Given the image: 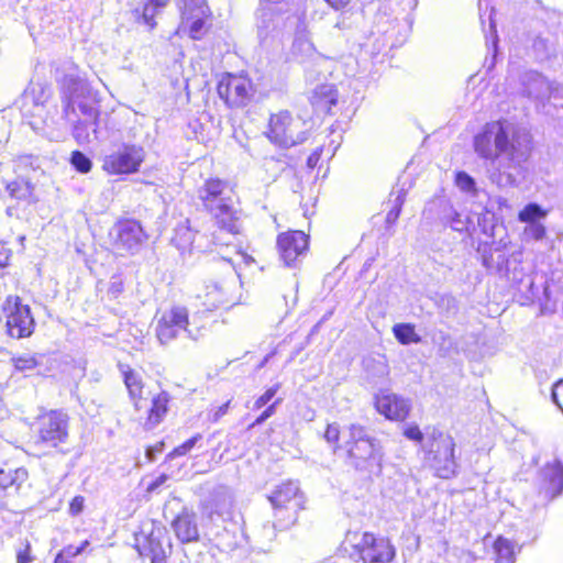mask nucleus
<instances>
[{
    "instance_id": "nucleus-1",
    "label": "nucleus",
    "mask_w": 563,
    "mask_h": 563,
    "mask_svg": "<svg viewBox=\"0 0 563 563\" xmlns=\"http://www.w3.org/2000/svg\"><path fill=\"white\" fill-rule=\"evenodd\" d=\"M474 151L490 161L489 179L498 187L519 184L531 153L530 136L507 121L488 122L474 137Z\"/></svg>"
},
{
    "instance_id": "nucleus-2",
    "label": "nucleus",
    "mask_w": 563,
    "mask_h": 563,
    "mask_svg": "<svg viewBox=\"0 0 563 563\" xmlns=\"http://www.w3.org/2000/svg\"><path fill=\"white\" fill-rule=\"evenodd\" d=\"M55 78L60 85L63 114L60 118L74 124L73 134L79 144H88L97 139L98 117L97 93L80 76L77 65L69 59L55 67Z\"/></svg>"
},
{
    "instance_id": "nucleus-3",
    "label": "nucleus",
    "mask_w": 563,
    "mask_h": 563,
    "mask_svg": "<svg viewBox=\"0 0 563 563\" xmlns=\"http://www.w3.org/2000/svg\"><path fill=\"white\" fill-rule=\"evenodd\" d=\"M198 197L212 213L220 230L235 235L240 232L238 212L234 208L233 191L220 179L210 178L198 190Z\"/></svg>"
},
{
    "instance_id": "nucleus-4",
    "label": "nucleus",
    "mask_w": 563,
    "mask_h": 563,
    "mask_svg": "<svg viewBox=\"0 0 563 563\" xmlns=\"http://www.w3.org/2000/svg\"><path fill=\"white\" fill-rule=\"evenodd\" d=\"M344 449L355 468L368 472L380 471L384 456L383 448L379 441L371 437L363 426L353 423L349 427Z\"/></svg>"
},
{
    "instance_id": "nucleus-5",
    "label": "nucleus",
    "mask_w": 563,
    "mask_h": 563,
    "mask_svg": "<svg viewBox=\"0 0 563 563\" xmlns=\"http://www.w3.org/2000/svg\"><path fill=\"white\" fill-rule=\"evenodd\" d=\"M424 464L440 478H451L457 473L454 439L445 432L433 429L427 433L422 444Z\"/></svg>"
},
{
    "instance_id": "nucleus-6",
    "label": "nucleus",
    "mask_w": 563,
    "mask_h": 563,
    "mask_svg": "<svg viewBox=\"0 0 563 563\" xmlns=\"http://www.w3.org/2000/svg\"><path fill=\"white\" fill-rule=\"evenodd\" d=\"M205 323L200 318L192 316L190 319L187 308L183 306H173L163 311L155 327L156 338L161 344H168L181 335L197 341L205 334Z\"/></svg>"
},
{
    "instance_id": "nucleus-7",
    "label": "nucleus",
    "mask_w": 563,
    "mask_h": 563,
    "mask_svg": "<svg viewBox=\"0 0 563 563\" xmlns=\"http://www.w3.org/2000/svg\"><path fill=\"white\" fill-rule=\"evenodd\" d=\"M52 89L42 82H31L22 96V111L31 119L33 129H42L56 124L57 106L52 102Z\"/></svg>"
},
{
    "instance_id": "nucleus-8",
    "label": "nucleus",
    "mask_w": 563,
    "mask_h": 563,
    "mask_svg": "<svg viewBox=\"0 0 563 563\" xmlns=\"http://www.w3.org/2000/svg\"><path fill=\"white\" fill-rule=\"evenodd\" d=\"M33 445L38 451L56 449L68 440L69 417L64 410H45L33 426Z\"/></svg>"
},
{
    "instance_id": "nucleus-9",
    "label": "nucleus",
    "mask_w": 563,
    "mask_h": 563,
    "mask_svg": "<svg viewBox=\"0 0 563 563\" xmlns=\"http://www.w3.org/2000/svg\"><path fill=\"white\" fill-rule=\"evenodd\" d=\"M145 156L143 146L123 142L104 154L101 168L111 176L131 175L140 170Z\"/></svg>"
},
{
    "instance_id": "nucleus-10",
    "label": "nucleus",
    "mask_w": 563,
    "mask_h": 563,
    "mask_svg": "<svg viewBox=\"0 0 563 563\" xmlns=\"http://www.w3.org/2000/svg\"><path fill=\"white\" fill-rule=\"evenodd\" d=\"M266 135L272 143L285 148L300 144L308 137L305 122L288 111L271 115Z\"/></svg>"
},
{
    "instance_id": "nucleus-11",
    "label": "nucleus",
    "mask_w": 563,
    "mask_h": 563,
    "mask_svg": "<svg viewBox=\"0 0 563 563\" xmlns=\"http://www.w3.org/2000/svg\"><path fill=\"white\" fill-rule=\"evenodd\" d=\"M275 510V527L283 530L290 527L297 520L298 510L302 507V496L295 482H287L269 497Z\"/></svg>"
},
{
    "instance_id": "nucleus-12",
    "label": "nucleus",
    "mask_w": 563,
    "mask_h": 563,
    "mask_svg": "<svg viewBox=\"0 0 563 563\" xmlns=\"http://www.w3.org/2000/svg\"><path fill=\"white\" fill-rule=\"evenodd\" d=\"M2 312L5 318L7 333L13 339H24L33 334L35 320L31 308L23 305L19 296L9 295L3 305Z\"/></svg>"
},
{
    "instance_id": "nucleus-13",
    "label": "nucleus",
    "mask_w": 563,
    "mask_h": 563,
    "mask_svg": "<svg viewBox=\"0 0 563 563\" xmlns=\"http://www.w3.org/2000/svg\"><path fill=\"white\" fill-rule=\"evenodd\" d=\"M239 280L234 274L221 280L207 282L197 298L209 311L221 307L232 306L238 301Z\"/></svg>"
},
{
    "instance_id": "nucleus-14",
    "label": "nucleus",
    "mask_w": 563,
    "mask_h": 563,
    "mask_svg": "<svg viewBox=\"0 0 563 563\" xmlns=\"http://www.w3.org/2000/svg\"><path fill=\"white\" fill-rule=\"evenodd\" d=\"M354 554L363 563H390L396 555V549L388 538L364 532L354 544Z\"/></svg>"
},
{
    "instance_id": "nucleus-15",
    "label": "nucleus",
    "mask_w": 563,
    "mask_h": 563,
    "mask_svg": "<svg viewBox=\"0 0 563 563\" xmlns=\"http://www.w3.org/2000/svg\"><path fill=\"white\" fill-rule=\"evenodd\" d=\"M218 93L229 107H243L250 102L254 89L246 76L227 74L218 85Z\"/></svg>"
},
{
    "instance_id": "nucleus-16",
    "label": "nucleus",
    "mask_w": 563,
    "mask_h": 563,
    "mask_svg": "<svg viewBox=\"0 0 563 563\" xmlns=\"http://www.w3.org/2000/svg\"><path fill=\"white\" fill-rule=\"evenodd\" d=\"M280 261L287 267H296L308 251V235L302 231H288L277 238Z\"/></svg>"
},
{
    "instance_id": "nucleus-17",
    "label": "nucleus",
    "mask_w": 563,
    "mask_h": 563,
    "mask_svg": "<svg viewBox=\"0 0 563 563\" xmlns=\"http://www.w3.org/2000/svg\"><path fill=\"white\" fill-rule=\"evenodd\" d=\"M110 235L118 251L131 253L136 252L145 240L141 224L134 220L119 221Z\"/></svg>"
},
{
    "instance_id": "nucleus-18",
    "label": "nucleus",
    "mask_w": 563,
    "mask_h": 563,
    "mask_svg": "<svg viewBox=\"0 0 563 563\" xmlns=\"http://www.w3.org/2000/svg\"><path fill=\"white\" fill-rule=\"evenodd\" d=\"M140 553L151 559L152 563H163L172 553V543L167 530L153 526L140 544Z\"/></svg>"
},
{
    "instance_id": "nucleus-19",
    "label": "nucleus",
    "mask_w": 563,
    "mask_h": 563,
    "mask_svg": "<svg viewBox=\"0 0 563 563\" xmlns=\"http://www.w3.org/2000/svg\"><path fill=\"white\" fill-rule=\"evenodd\" d=\"M538 486L544 499H553L563 492V464L559 460L547 463L538 474Z\"/></svg>"
},
{
    "instance_id": "nucleus-20",
    "label": "nucleus",
    "mask_w": 563,
    "mask_h": 563,
    "mask_svg": "<svg viewBox=\"0 0 563 563\" xmlns=\"http://www.w3.org/2000/svg\"><path fill=\"white\" fill-rule=\"evenodd\" d=\"M377 411L389 420H405L410 410V404L389 390H382L375 397Z\"/></svg>"
},
{
    "instance_id": "nucleus-21",
    "label": "nucleus",
    "mask_w": 563,
    "mask_h": 563,
    "mask_svg": "<svg viewBox=\"0 0 563 563\" xmlns=\"http://www.w3.org/2000/svg\"><path fill=\"white\" fill-rule=\"evenodd\" d=\"M522 251H516L510 256H506L500 246L495 249L483 250L482 264L490 273L504 277L509 273V265L520 264L522 262Z\"/></svg>"
},
{
    "instance_id": "nucleus-22",
    "label": "nucleus",
    "mask_w": 563,
    "mask_h": 563,
    "mask_svg": "<svg viewBox=\"0 0 563 563\" xmlns=\"http://www.w3.org/2000/svg\"><path fill=\"white\" fill-rule=\"evenodd\" d=\"M118 367L135 411L141 412L146 407L144 383L141 373L128 364L119 363Z\"/></svg>"
},
{
    "instance_id": "nucleus-23",
    "label": "nucleus",
    "mask_w": 563,
    "mask_h": 563,
    "mask_svg": "<svg viewBox=\"0 0 563 563\" xmlns=\"http://www.w3.org/2000/svg\"><path fill=\"white\" fill-rule=\"evenodd\" d=\"M232 506V495L227 486H218L202 504V512L211 520L214 516L228 514Z\"/></svg>"
},
{
    "instance_id": "nucleus-24",
    "label": "nucleus",
    "mask_w": 563,
    "mask_h": 563,
    "mask_svg": "<svg viewBox=\"0 0 563 563\" xmlns=\"http://www.w3.org/2000/svg\"><path fill=\"white\" fill-rule=\"evenodd\" d=\"M169 401L170 397L166 391H161L152 396L151 405L148 406L146 402V407L143 408L146 413L145 420L143 421L144 429L152 430L163 421L168 411Z\"/></svg>"
},
{
    "instance_id": "nucleus-25",
    "label": "nucleus",
    "mask_w": 563,
    "mask_h": 563,
    "mask_svg": "<svg viewBox=\"0 0 563 563\" xmlns=\"http://www.w3.org/2000/svg\"><path fill=\"white\" fill-rule=\"evenodd\" d=\"M526 93L538 101L548 100L551 97L552 84L538 71H527L522 77Z\"/></svg>"
},
{
    "instance_id": "nucleus-26",
    "label": "nucleus",
    "mask_w": 563,
    "mask_h": 563,
    "mask_svg": "<svg viewBox=\"0 0 563 563\" xmlns=\"http://www.w3.org/2000/svg\"><path fill=\"white\" fill-rule=\"evenodd\" d=\"M4 194L8 198L25 205H33L37 201L35 186L23 177L7 181Z\"/></svg>"
},
{
    "instance_id": "nucleus-27",
    "label": "nucleus",
    "mask_w": 563,
    "mask_h": 563,
    "mask_svg": "<svg viewBox=\"0 0 563 563\" xmlns=\"http://www.w3.org/2000/svg\"><path fill=\"white\" fill-rule=\"evenodd\" d=\"M292 54L301 57L302 59L316 57L318 60H324V58L317 53L316 47L311 42L308 26L303 21H300L296 27Z\"/></svg>"
},
{
    "instance_id": "nucleus-28",
    "label": "nucleus",
    "mask_w": 563,
    "mask_h": 563,
    "mask_svg": "<svg viewBox=\"0 0 563 563\" xmlns=\"http://www.w3.org/2000/svg\"><path fill=\"white\" fill-rule=\"evenodd\" d=\"M177 538L183 542L197 541L199 537L195 516L188 512L180 514L173 522Z\"/></svg>"
},
{
    "instance_id": "nucleus-29",
    "label": "nucleus",
    "mask_w": 563,
    "mask_h": 563,
    "mask_svg": "<svg viewBox=\"0 0 563 563\" xmlns=\"http://www.w3.org/2000/svg\"><path fill=\"white\" fill-rule=\"evenodd\" d=\"M310 100L317 110L329 112L336 104L338 91L333 85H320L313 89Z\"/></svg>"
},
{
    "instance_id": "nucleus-30",
    "label": "nucleus",
    "mask_w": 563,
    "mask_h": 563,
    "mask_svg": "<svg viewBox=\"0 0 563 563\" xmlns=\"http://www.w3.org/2000/svg\"><path fill=\"white\" fill-rule=\"evenodd\" d=\"M169 0H146L142 7L135 8L132 13L137 22L154 27V18L159 9L164 8Z\"/></svg>"
},
{
    "instance_id": "nucleus-31",
    "label": "nucleus",
    "mask_w": 563,
    "mask_h": 563,
    "mask_svg": "<svg viewBox=\"0 0 563 563\" xmlns=\"http://www.w3.org/2000/svg\"><path fill=\"white\" fill-rule=\"evenodd\" d=\"M195 236L196 233L189 227V221L185 220L175 228L172 242L181 253H185L191 249Z\"/></svg>"
},
{
    "instance_id": "nucleus-32",
    "label": "nucleus",
    "mask_w": 563,
    "mask_h": 563,
    "mask_svg": "<svg viewBox=\"0 0 563 563\" xmlns=\"http://www.w3.org/2000/svg\"><path fill=\"white\" fill-rule=\"evenodd\" d=\"M363 364L367 376L373 379H382L389 374L387 360L383 355L368 356L363 361Z\"/></svg>"
},
{
    "instance_id": "nucleus-33",
    "label": "nucleus",
    "mask_w": 563,
    "mask_h": 563,
    "mask_svg": "<svg viewBox=\"0 0 563 563\" xmlns=\"http://www.w3.org/2000/svg\"><path fill=\"white\" fill-rule=\"evenodd\" d=\"M494 553L497 563H515V544L503 537H498L494 543Z\"/></svg>"
},
{
    "instance_id": "nucleus-34",
    "label": "nucleus",
    "mask_w": 563,
    "mask_h": 563,
    "mask_svg": "<svg viewBox=\"0 0 563 563\" xmlns=\"http://www.w3.org/2000/svg\"><path fill=\"white\" fill-rule=\"evenodd\" d=\"M179 10L181 19H192L194 14L210 13L206 0H180Z\"/></svg>"
},
{
    "instance_id": "nucleus-35",
    "label": "nucleus",
    "mask_w": 563,
    "mask_h": 563,
    "mask_svg": "<svg viewBox=\"0 0 563 563\" xmlns=\"http://www.w3.org/2000/svg\"><path fill=\"white\" fill-rule=\"evenodd\" d=\"M11 362L19 372L33 371L42 363V355L23 353L13 356Z\"/></svg>"
},
{
    "instance_id": "nucleus-36",
    "label": "nucleus",
    "mask_w": 563,
    "mask_h": 563,
    "mask_svg": "<svg viewBox=\"0 0 563 563\" xmlns=\"http://www.w3.org/2000/svg\"><path fill=\"white\" fill-rule=\"evenodd\" d=\"M210 13L194 14L192 19H181V26L188 29L190 37L198 40L203 33L206 20Z\"/></svg>"
},
{
    "instance_id": "nucleus-37",
    "label": "nucleus",
    "mask_w": 563,
    "mask_h": 563,
    "mask_svg": "<svg viewBox=\"0 0 563 563\" xmlns=\"http://www.w3.org/2000/svg\"><path fill=\"white\" fill-rule=\"evenodd\" d=\"M393 332L401 344L419 343L421 341V338L415 332V327L410 323L395 324Z\"/></svg>"
},
{
    "instance_id": "nucleus-38",
    "label": "nucleus",
    "mask_w": 563,
    "mask_h": 563,
    "mask_svg": "<svg viewBox=\"0 0 563 563\" xmlns=\"http://www.w3.org/2000/svg\"><path fill=\"white\" fill-rule=\"evenodd\" d=\"M545 217L547 211L542 209L541 206L536 202H530L519 212L518 220L529 224L537 223L540 219Z\"/></svg>"
},
{
    "instance_id": "nucleus-39",
    "label": "nucleus",
    "mask_w": 563,
    "mask_h": 563,
    "mask_svg": "<svg viewBox=\"0 0 563 563\" xmlns=\"http://www.w3.org/2000/svg\"><path fill=\"white\" fill-rule=\"evenodd\" d=\"M454 184L462 192L471 197H476L478 194L475 179L466 172H457L455 174Z\"/></svg>"
},
{
    "instance_id": "nucleus-40",
    "label": "nucleus",
    "mask_w": 563,
    "mask_h": 563,
    "mask_svg": "<svg viewBox=\"0 0 563 563\" xmlns=\"http://www.w3.org/2000/svg\"><path fill=\"white\" fill-rule=\"evenodd\" d=\"M89 544V541H84L79 547L68 545L64 548L55 558L54 563H69L74 558L79 555L86 547Z\"/></svg>"
},
{
    "instance_id": "nucleus-41",
    "label": "nucleus",
    "mask_w": 563,
    "mask_h": 563,
    "mask_svg": "<svg viewBox=\"0 0 563 563\" xmlns=\"http://www.w3.org/2000/svg\"><path fill=\"white\" fill-rule=\"evenodd\" d=\"M70 163L81 174L90 172L92 167L90 158L79 151L73 152Z\"/></svg>"
},
{
    "instance_id": "nucleus-42",
    "label": "nucleus",
    "mask_w": 563,
    "mask_h": 563,
    "mask_svg": "<svg viewBox=\"0 0 563 563\" xmlns=\"http://www.w3.org/2000/svg\"><path fill=\"white\" fill-rule=\"evenodd\" d=\"M450 227L457 232H464L468 228V217L455 210H451L446 216Z\"/></svg>"
},
{
    "instance_id": "nucleus-43",
    "label": "nucleus",
    "mask_w": 563,
    "mask_h": 563,
    "mask_svg": "<svg viewBox=\"0 0 563 563\" xmlns=\"http://www.w3.org/2000/svg\"><path fill=\"white\" fill-rule=\"evenodd\" d=\"M26 476L25 470L19 468L14 471V475L11 472L5 473L0 470V489L4 490L13 486L18 479H23Z\"/></svg>"
},
{
    "instance_id": "nucleus-44",
    "label": "nucleus",
    "mask_w": 563,
    "mask_h": 563,
    "mask_svg": "<svg viewBox=\"0 0 563 563\" xmlns=\"http://www.w3.org/2000/svg\"><path fill=\"white\" fill-rule=\"evenodd\" d=\"M545 235V228L542 223H529L523 230V239L526 241H540Z\"/></svg>"
},
{
    "instance_id": "nucleus-45",
    "label": "nucleus",
    "mask_w": 563,
    "mask_h": 563,
    "mask_svg": "<svg viewBox=\"0 0 563 563\" xmlns=\"http://www.w3.org/2000/svg\"><path fill=\"white\" fill-rule=\"evenodd\" d=\"M201 440L200 434H196L195 437L190 438L186 442H184L181 445L175 448L169 454L168 457L173 459L176 456H181L187 454L189 451L192 450V448L197 444V442Z\"/></svg>"
},
{
    "instance_id": "nucleus-46",
    "label": "nucleus",
    "mask_w": 563,
    "mask_h": 563,
    "mask_svg": "<svg viewBox=\"0 0 563 563\" xmlns=\"http://www.w3.org/2000/svg\"><path fill=\"white\" fill-rule=\"evenodd\" d=\"M279 388H280L279 384H275L272 387H269L263 395H261L254 401L253 409L258 410L262 407L266 406L275 397V395L277 394Z\"/></svg>"
},
{
    "instance_id": "nucleus-47",
    "label": "nucleus",
    "mask_w": 563,
    "mask_h": 563,
    "mask_svg": "<svg viewBox=\"0 0 563 563\" xmlns=\"http://www.w3.org/2000/svg\"><path fill=\"white\" fill-rule=\"evenodd\" d=\"M522 262L518 264L509 265V273L504 274V277L514 283H521L526 273L522 267Z\"/></svg>"
},
{
    "instance_id": "nucleus-48",
    "label": "nucleus",
    "mask_w": 563,
    "mask_h": 563,
    "mask_svg": "<svg viewBox=\"0 0 563 563\" xmlns=\"http://www.w3.org/2000/svg\"><path fill=\"white\" fill-rule=\"evenodd\" d=\"M552 401L561 409L563 412V379L558 380L553 387L551 393Z\"/></svg>"
},
{
    "instance_id": "nucleus-49",
    "label": "nucleus",
    "mask_w": 563,
    "mask_h": 563,
    "mask_svg": "<svg viewBox=\"0 0 563 563\" xmlns=\"http://www.w3.org/2000/svg\"><path fill=\"white\" fill-rule=\"evenodd\" d=\"M486 42L488 46L492 45L493 52L494 54H496L498 35L496 30V23L492 14H489V34H486Z\"/></svg>"
},
{
    "instance_id": "nucleus-50",
    "label": "nucleus",
    "mask_w": 563,
    "mask_h": 563,
    "mask_svg": "<svg viewBox=\"0 0 563 563\" xmlns=\"http://www.w3.org/2000/svg\"><path fill=\"white\" fill-rule=\"evenodd\" d=\"M280 399L275 400L272 405H269L252 423L251 427H255L258 424H262L264 421H266L269 417H272L276 411V406L280 402Z\"/></svg>"
},
{
    "instance_id": "nucleus-51",
    "label": "nucleus",
    "mask_w": 563,
    "mask_h": 563,
    "mask_svg": "<svg viewBox=\"0 0 563 563\" xmlns=\"http://www.w3.org/2000/svg\"><path fill=\"white\" fill-rule=\"evenodd\" d=\"M34 558L31 555V545L26 541L24 547L16 551V563H32Z\"/></svg>"
},
{
    "instance_id": "nucleus-52",
    "label": "nucleus",
    "mask_w": 563,
    "mask_h": 563,
    "mask_svg": "<svg viewBox=\"0 0 563 563\" xmlns=\"http://www.w3.org/2000/svg\"><path fill=\"white\" fill-rule=\"evenodd\" d=\"M85 507V498L82 496H75L69 504L68 512L70 516L76 517L80 515Z\"/></svg>"
},
{
    "instance_id": "nucleus-53",
    "label": "nucleus",
    "mask_w": 563,
    "mask_h": 563,
    "mask_svg": "<svg viewBox=\"0 0 563 563\" xmlns=\"http://www.w3.org/2000/svg\"><path fill=\"white\" fill-rule=\"evenodd\" d=\"M404 435L412 441L424 442L426 438L417 426H408L404 430Z\"/></svg>"
},
{
    "instance_id": "nucleus-54",
    "label": "nucleus",
    "mask_w": 563,
    "mask_h": 563,
    "mask_svg": "<svg viewBox=\"0 0 563 563\" xmlns=\"http://www.w3.org/2000/svg\"><path fill=\"white\" fill-rule=\"evenodd\" d=\"M324 438L329 443L338 442L340 438V429L336 423L328 424Z\"/></svg>"
},
{
    "instance_id": "nucleus-55",
    "label": "nucleus",
    "mask_w": 563,
    "mask_h": 563,
    "mask_svg": "<svg viewBox=\"0 0 563 563\" xmlns=\"http://www.w3.org/2000/svg\"><path fill=\"white\" fill-rule=\"evenodd\" d=\"M167 479H168V476L166 474H161L152 483L148 484L147 492H150V493L156 492L162 485L165 484V482Z\"/></svg>"
},
{
    "instance_id": "nucleus-56",
    "label": "nucleus",
    "mask_w": 563,
    "mask_h": 563,
    "mask_svg": "<svg viewBox=\"0 0 563 563\" xmlns=\"http://www.w3.org/2000/svg\"><path fill=\"white\" fill-rule=\"evenodd\" d=\"M405 195H406V192H405V189H402V188L397 191H393L391 197H395L393 200V203H394L393 207L399 208L401 210V206L405 201Z\"/></svg>"
},
{
    "instance_id": "nucleus-57",
    "label": "nucleus",
    "mask_w": 563,
    "mask_h": 563,
    "mask_svg": "<svg viewBox=\"0 0 563 563\" xmlns=\"http://www.w3.org/2000/svg\"><path fill=\"white\" fill-rule=\"evenodd\" d=\"M229 406H230V401H228V402L223 404L222 406L218 407L213 411V413L211 416V420L213 422H217L221 417H223L228 412Z\"/></svg>"
},
{
    "instance_id": "nucleus-58",
    "label": "nucleus",
    "mask_w": 563,
    "mask_h": 563,
    "mask_svg": "<svg viewBox=\"0 0 563 563\" xmlns=\"http://www.w3.org/2000/svg\"><path fill=\"white\" fill-rule=\"evenodd\" d=\"M321 156V150L317 148L314 152H312L309 157L307 158V165L309 168H314L320 159Z\"/></svg>"
},
{
    "instance_id": "nucleus-59",
    "label": "nucleus",
    "mask_w": 563,
    "mask_h": 563,
    "mask_svg": "<svg viewBox=\"0 0 563 563\" xmlns=\"http://www.w3.org/2000/svg\"><path fill=\"white\" fill-rule=\"evenodd\" d=\"M400 211L401 210L399 208L393 207L386 214V222L389 224L395 223L400 214Z\"/></svg>"
},
{
    "instance_id": "nucleus-60",
    "label": "nucleus",
    "mask_w": 563,
    "mask_h": 563,
    "mask_svg": "<svg viewBox=\"0 0 563 563\" xmlns=\"http://www.w3.org/2000/svg\"><path fill=\"white\" fill-rule=\"evenodd\" d=\"M334 10H341L350 4L351 0H324Z\"/></svg>"
},
{
    "instance_id": "nucleus-61",
    "label": "nucleus",
    "mask_w": 563,
    "mask_h": 563,
    "mask_svg": "<svg viewBox=\"0 0 563 563\" xmlns=\"http://www.w3.org/2000/svg\"><path fill=\"white\" fill-rule=\"evenodd\" d=\"M238 257L240 260L239 264L243 263L246 266L251 265L254 262L253 257L244 252H238Z\"/></svg>"
},
{
    "instance_id": "nucleus-62",
    "label": "nucleus",
    "mask_w": 563,
    "mask_h": 563,
    "mask_svg": "<svg viewBox=\"0 0 563 563\" xmlns=\"http://www.w3.org/2000/svg\"><path fill=\"white\" fill-rule=\"evenodd\" d=\"M8 260H9V256L4 252L0 251V266L1 267L7 265Z\"/></svg>"
},
{
    "instance_id": "nucleus-63",
    "label": "nucleus",
    "mask_w": 563,
    "mask_h": 563,
    "mask_svg": "<svg viewBox=\"0 0 563 563\" xmlns=\"http://www.w3.org/2000/svg\"><path fill=\"white\" fill-rule=\"evenodd\" d=\"M533 45H534V47H536V48H538V47H544V46H545V43H544V41H543L542 38H537V40L534 41V44H533Z\"/></svg>"
},
{
    "instance_id": "nucleus-64",
    "label": "nucleus",
    "mask_w": 563,
    "mask_h": 563,
    "mask_svg": "<svg viewBox=\"0 0 563 563\" xmlns=\"http://www.w3.org/2000/svg\"><path fill=\"white\" fill-rule=\"evenodd\" d=\"M146 454H147V457H148L150 460H153V459H154V456H153V455H154V450H153V449H148V450H147V452H146Z\"/></svg>"
}]
</instances>
